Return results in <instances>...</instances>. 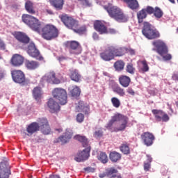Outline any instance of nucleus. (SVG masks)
<instances>
[{"label":"nucleus","mask_w":178,"mask_h":178,"mask_svg":"<svg viewBox=\"0 0 178 178\" xmlns=\"http://www.w3.org/2000/svg\"><path fill=\"white\" fill-rule=\"evenodd\" d=\"M126 63H124V61L123 60H118L115 63H114V68L116 70V72H122L124 69V65Z\"/></svg>","instance_id":"obj_39"},{"label":"nucleus","mask_w":178,"mask_h":178,"mask_svg":"<svg viewBox=\"0 0 178 178\" xmlns=\"http://www.w3.org/2000/svg\"><path fill=\"white\" fill-rule=\"evenodd\" d=\"M105 34H116V30L114 29H106V32Z\"/></svg>","instance_id":"obj_49"},{"label":"nucleus","mask_w":178,"mask_h":178,"mask_svg":"<svg viewBox=\"0 0 178 178\" xmlns=\"http://www.w3.org/2000/svg\"><path fill=\"white\" fill-rule=\"evenodd\" d=\"M23 23L26 24L33 31H36L38 34L47 41H51L59 37V30L53 24H46L42 27L41 22L34 16L29 14H24L22 16Z\"/></svg>","instance_id":"obj_1"},{"label":"nucleus","mask_w":178,"mask_h":178,"mask_svg":"<svg viewBox=\"0 0 178 178\" xmlns=\"http://www.w3.org/2000/svg\"><path fill=\"white\" fill-rule=\"evenodd\" d=\"M147 163H151L152 162V157H151L150 156L147 155Z\"/></svg>","instance_id":"obj_57"},{"label":"nucleus","mask_w":178,"mask_h":178,"mask_svg":"<svg viewBox=\"0 0 178 178\" xmlns=\"http://www.w3.org/2000/svg\"><path fill=\"white\" fill-rule=\"evenodd\" d=\"M128 52L130 54V55H136V51L133 49H129Z\"/></svg>","instance_id":"obj_56"},{"label":"nucleus","mask_w":178,"mask_h":178,"mask_svg":"<svg viewBox=\"0 0 178 178\" xmlns=\"http://www.w3.org/2000/svg\"><path fill=\"white\" fill-rule=\"evenodd\" d=\"M61 22L63 24L69 29L70 30H72L74 33L79 34V35H83L87 33V26L86 25H82L79 26V21L75 19L72 17H70L66 14L61 15L60 17Z\"/></svg>","instance_id":"obj_4"},{"label":"nucleus","mask_w":178,"mask_h":178,"mask_svg":"<svg viewBox=\"0 0 178 178\" xmlns=\"http://www.w3.org/2000/svg\"><path fill=\"white\" fill-rule=\"evenodd\" d=\"M47 107L49 108V112H51V113H55L60 111V106H59V104L56 102L53 98H50L47 102Z\"/></svg>","instance_id":"obj_22"},{"label":"nucleus","mask_w":178,"mask_h":178,"mask_svg":"<svg viewBox=\"0 0 178 178\" xmlns=\"http://www.w3.org/2000/svg\"><path fill=\"white\" fill-rule=\"evenodd\" d=\"M120 150L124 155H130V145L127 143H124L120 146Z\"/></svg>","instance_id":"obj_38"},{"label":"nucleus","mask_w":178,"mask_h":178,"mask_svg":"<svg viewBox=\"0 0 178 178\" xmlns=\"http://www.w3.org/2000/svg\"><path fill=\"white\" fill-rule=\"evenodd\" d=\"M12 78L15 83L24 84L26 83V76L22 70H13L11 72Z\"/></svg>","instance_id":"obj_11"},{"label":"nucleus","mask_w":178,"mask_h":178,"mask_svg":"<svg viewBox=\"0 0 178 178\" xmlns=\"http://www.w3.org/2000/svg\"><path fill=\"white\" fill-rule=\"evenodd\" d=\"M76 121L78 122V123H82V122H84V114L83 113L77 114Z\"/></svg>","instance_id":"obj_45"},{"label":"nucleus","mask_w":178,"mask_h":178,"mask_svg":"<svg viewBox=\"0 0 178 178\" xmlns=\"http://www.w3.org/2000/svg\"><path fill=\"white\" fill-rule=\"evenodd\" d=\"M10 63L15 67H19L24 63V58L19 54H14L10 59Z\"/></svg>","instance_id":"obj_21"},{"label":"nucleus","mask_w":178,"mask_h":178,"mask_svg":"<svg viewBox=\"0 0 178 178\" xmlns=\"http://www.w3.org/2000/svg\"><path fill=\"white\" fill-rule=\"evenodd\" d=\"M94 136L96 138L102 137V131L101 130L96 131L94 134Z\"/></svg>","instance_id":"obj_50"},{"label":"nucleus","mask_w":178,"mask_h":178,"mask_svg":"<svg viewBox=\"0 0 178 178\" xmlns=\"http://www.w3.org/2000/svg\"><path fill=\"white\" fill-rule=\"evenodd\" d=\"M33 95L36 99V101H38V99H41V88L40 87H35L33 90Z\"/></svg>","instance_id":"obj_40"},{"label":"nucleus","mask_w":178,"mask_h":178,"mask_svg":"<svg viewBox=\"0 0 178 178\" xmlns=\"http://www.w3.org/2000/svg\"><path fill=\"white\" fill-rule=\"evenodd\" d=\"M27 54L31 58H35L38 60H44V57L40 54V51L37 49L35 44L33 42L30 43L28 46Z\"/></svg>","instance_id":"obj_9"},{"label":"nucleus","mask_w":178,"mask_h":178,"mask_svg":"<svg viewBox=\"0 0 178 178\" xmlns=\"http://www.w3.org/2000/svg\"><path fill=\"white\" fill-rule=\"evenodd\" d=\"M64 45L68 49L70 54L72 55H80L83 52L81 44L76 40L67 41L64 43Z\"/></svg>","instance_id":"obj_7"},{"label":"nucleus","mask_w":178,"mask_h":178,"mask_svg":"<svg viewBox=\"0 0 178 178\" xmlns=\"http://www.w3.org/2000/svg\"><path fill=\"white\" fill-rule=\"evenodd\" d=\"M99 161H101L102 163H106L108 162V156L105 152H101L98 156Z\"/></svg>","instance_id":"obj_43"},{"label":"nucleus","mask_w":178,"mask_h":178,"mask_svg":"<svg viewBox=\"0 0 178 178\" xmlns=\"http://www.w3.org/2000/svg\"><path fill=\"white\" fill-rule=\"evenodd\" d=\"M70 95L73 98H77V97H80V94H81V90L77 86H74L70 90Z\"/></svg>","instance_id":"obj_32"},{"label":"nucleus","mask_w":178,"mask_h":178,"mask_svg":"<svg viewBox=\"0 0 178 178\" xmlns=\"http://www.w3.org/2000/svg\"><path fill=\"white\" fill-rule=\"evenodd\" d=\"M0 59H2V56L0 55Z\"/></svg>","instance_id":"obj_63"},{"label":"nucleus","mask_w":178,"mask_h":178,"mask_svg":"<svg viewBox=\"0 0 178 178\" xmlns=\"http://www.w3.org/2000/svg\"><path fill=\"white\" fill-rule=\"evenodd\" d=\"M49 178H60L59 175H50Z\"/></svg>","instance_id":"obj_58"},{"label":"nucleus","mask_w":178,"mask_h":178,"mask_svg":"<svg viewBox=\"0 0 178 178\" xmlns=\"http://www.w3.org/2000/svg\"><path fill=\"white\" fill-rule=\"evenodd\" d=\"M74 140H76V141H79V143H81V144L83 145V147H88V139L85 136L81 135H76L74 136Z\"/></svg>","instance_id":"obj_30"},{"label":"nucleus","mask_w":178,"mask_h":178,"mask_svg":"<svg viewBox=\"0 0 178 178\" xmlns=\"http://www.w3.org/2000/svg\"><path fill=\"white\" fill-rule=\"evenodd\" d=\"M49 2L52 6L56 8V9H58V10H60L63 8V5L65 4L64 0H49Z\"/></svg>","instance_id":"obj_35"},{"label":"nucleus","mask_w":178,"mask_h":178,"mask_svg":"<svg viewBox=\"0 0 178 178\" xmlns=\"http://www.w3.org/2000/svg\"><path fill=\"white\" fill-rule=\"evenodd\" d=\"M129 124V118L127 116L116 113L111 117L106 125V129L111 131V133H119V131H124Z\"/></svg>","instance_id":"obj_2"},{"label":"nucleus","mask_w":178,"mask_h":178,"mask_svg":"<svg viewBox=\"0 0 178 178\" xmlns=\"http://www.w3.org/2000/svg\"><path fill=\"white\" fill-rule=\"evenodd\" d=\"M25 10L30 15H35V8L34 7V3L33 1L28 0L25 2Z\"/></svg>","instance_id":"obj_29"},{"label":"nucleus","mask_w":178,"mask_h":178,"mask_svg":"<svg viewBox=\"0 0 178 178\" xmlns=\"http://www.w3.org/2000/svg\"><path fill=\"white\" fill-rule=\"evenodd\" d=\"M83 5H90L88 0H79Z\"/></svg>","instance_id":"obj_55"},{"label":"nucleus","mask_w":178,"mask_h":178,"mask_svg":"<svg viewBox=\"0 0 178 178\" xmlns=\"http://www.w3.org/2000/svg\"><path fill=\"white\" fill-rule=\"evenodd\" d=\"M25 66L29 70H34L35 69H37V67H38V66H40V63H38V62L34 61V60H31V61L26 60L25 62Z\"/></svg>","instance_id":"obj_37"},{"label":"nucleus","mask_w":178,"mask_h":178,"mask_svg":"<svg viewBox=\"0 0 178 178\" xmlns=\"http://www.w3.org/2000/svg\"><path fill=\"white\" fill-rule=\"evenodd\" d=\"M105 176H106V175L105 173H102L99 175V177L100 178H104L105 177Z\"/></svg>","instance_id":"obj_59"},{"label":"nucleus","mask_w":178,"mask_h":178,"mask_svg":"<svg viewBox=\"0 0 178 178\" xmlns=\"http://www.w3.org/2000/svg\"><path fill=\"white\" fill-rule=\"evenodd\" d=\"M172 80L175 81H178V74L177 73H174L172 76Z\"/></svg>","instance_id":"obj_53"},{"label":"nucleus","mask_w":178,"mask_h":178,"mask_svg":"<svg viewBox=\"0 0 178 178\" xmlns=\"http://www.w3.org/2000/svg\"><path fill=\"white\" fill-rule=\"evenodd\" d=\"M172 3H175V0H169Z\"/></svg>","instance_id":"obj_62"},{"label":"nucleus","mask_w":178,"mask_h":178,"mask_svg":"<svg viewBox=\"0 0 178 178\" xmlns=\"http://www.w3.org/2000/svg\"><path fill=\"white\" fill-rule=\"evenodd\" d=\"M43 79L51 84H60V79L56 77V74L54 72L46 74Z\"/></svg>","instance_id":"obj_19"},{"label":"nucleus","mask_w":178,"mask_h":178,"mask_svg":"<svg viewBox=\"0 0 178 178\" xmlns=\"http://www.w3.org/2000/svg\"><path fill=\"white\" fill-rule=\"evenodd\" d=\"M92 38H93V40H98L99 38V36L98 35V33H97L95 32L93 33Z\"/></svg>","instance_id":"obj_54"},{"label":"nucleus","mask_w":178,"mask_h":178,"mask_svg":"<svg viewBox=\"0 0 178 178\" xmlns=\"http://www.w3.org/2000/svg\"><path fill=\"white\" fill-rule=\"evenodd\" d=\"M38 122L41 133L44 136L51 134V127H49L48 120L47 118H40Z\"/></svg>","instance_id":"obj_13"},{"label":"nucleus","mask_w":178,"mask_h":178,"mask_svg":"<svg viewBox=\"0 0 178 178\" xmlns=\"http://www.w3.org/2000/svg\"><path fill=\"white\" fill-rule=\"evenodd\" d=\"M119 83L122 87L127 88L129 86H130L131 79L128 76L121 75L119 77Z\"/></svg>","instance_id":"obj_28"},{"label":"nucleus","mask_w":178,"mask_h":178,"mask_svg":"<svg viewBox=\"0 0 178 178\" xmlns=\"http://www.w3.org/2000/svg\"><path fill=\"white\" fill-rule=\"evenodd\" d=\"M115 173H118V170L115 168H111L108 170V175H115Z\"/></svg>","instance_id":"obj_51"},{"label":"nucleus","mask_w":178,"mask_h":178,"mask_svg":"<svg viewBox=\"0 0 178 178\" xmlns=\"http://www.w3.org/2000/svg\"><path fill=\"white\" fill-rule=\"evenodd\" d=\"M85 172H88V173H94L95 172V168L92 167H87L84 168Z\"/></svg>","instance_id":"obj_46"},{"label":"nucleus","mask_w":178,"mask_h":178,"mask_svg":"<svg viewBox=\"0 0 178 178\" xmlns=\"http://www.w3.org/2000/svg\"><path fill=\"white\" fill-rule=\"evenodd\" d=\"M104 9L106 10L108 16L118 22V23H127L129 22V15L124 13V11L118 6L108 3L104 6Z\"/></svg>","instance_id":"obj_3"},{"label":"nucleus","mask_w":178,"mask_h":178,"mask_svg":"<svg viewBox=\"0 0 178 178\" xmlns=\"http://www.w3.org/2000/svg\"><path fill=\"white\" fill-rule=\"evenodd\" d=\"M3 79V73H0V79Z\"/></svg>","instance_id":"obj_61"},{"label":"nucleus","mask_w":178,"mask_h":178,"mask_svg":"<svg viewBox=\"0 0 178 178\" xmlns=\"http://www.w3.org/2000/svg\"><path fill=\"white\" fill-rule=\"evenodd\" d=\"M54 98L58 99L60 105L67 104V92L62 88H56L52 91Z\"/></svg>","instance_id":"obj_8"},{"label":"nucleus","mask_w":178,"mask_h":178,"mask_svg":"<svg viewBox=\"0 0 178 178\" xmlns=\"http://www.w3.org/2000/svg\"><path fill=\"white\" fill-rule=\"evenodd\" d=\"M13 35L15 38L19 41V42L24 44V45H26L30 42V38L23 32H15Z\"/></svg>","instance_id":"obj_20"},{"label":"nucleus","mask_w":178,"mask_h":178,"mask_svg":"<svg viewBox=\"0 0 178 178\" xmlns=\"http://www.w3.org/2000/svg\"><path fill=\"white\" fill-rule=\"evenodd\" d=\"M110 48L111 49V51L113 52L114 58L118 56H123V55L126 54V51H127L124 47H116L114 46H110Z\"/></svg>","instance_id":"obj_25"},{"label":"nucleus","mask_w":178,"mask_h":178,"mask_svg":"<svg viewBox=\"0 0 178 178\" xmlns=\"http://www.w3.org/2000/svg\"><path fill=\"white\" fill-rule=\"evenodd\" d=\"M152 113L154 115L156 122H169V115L162 110L153 109Z\"/></svg>","instance_id":"obj_14"},{"label":"nucleus","mask_w":178,"mask_h":178,"mask_svg":"<svg viewBox=\"0 0 178 178\" xmlns=\"http://www.w3.org/2000/svg\"><path fill=\"white\" fill-rule=\"evenodd\" d=\"M111 103L114 108H119V106H120V100H119V99L117 97H113L111 99Z\"/></svg>","instance_id":"obj_44"},{"label":"nucleus","mask_w":178,"mask_h":178,"mask_svg":"<svg viewBox=\"0 0 178 178\" xmlns=\"http://www.w3.org/2000/svg\"><path fill=\"white\" fill-rule=\"evenodd\" d=\"M177 33H178V28L177 29Z\"/></svg>","instance_id":"obj_64"},{"label":"nucleus","mask_w":178,"mask_h":178,"mask_svg":"<svg viewBox=\"0 0 178 178\" xmlns=\"http://www.w3.org/2000/svg\"><path fill=\"white\" fill-rule=\"evenodd\" d=\"M10 176V166L8 161L0 163V178H9Z\"/></svg>","instance_id":"obj_12"},{"label":"nucleus","mask_w":178,"mask_h":178,"mask_svg":"<svg viewBox=\"0 0 178 178\" xmlns=\"http://www.w3.org/2000/svg\"><path fill=\"white\" fill-rule=\"evenodd\" d=\"M148 15H152V8L149 6H147L145 8H143L137 13L136 16L138 23H139V24L143 23L144 19H147Z\"/></svg>","instance_id":"obj_10"},{"label":"nucleus","mask_w":178,"mask_h":178,"mask_svg":"<svg viewBox=\"0 0 178 178\" xmlns=\"http://www.w3.org/2000/svg\"><path fill=\"white\" fill-rule=\"evenodd\" d=\"M140 138L147 147H151V145L154 144V141H155V136L150 132L143 133L140 136Z\"/></svg>","instance_id":"obj_15"},{"label":"nucleus","mask_w":178,"mask_h":178,"mask_svg":"<svg viewBox=\"0 0 178 178\" xmlns=\"http://www.w3.org/2000/svg\"><path fill=\"white\" fill-rule=\"evenodd\" d=\"M73 136V134L69 131L66 130L65 132L58 137V138H56L54 142V143H61L62 144H67V143H69L70 141V139Z\"/></svg>","instance_id":"obj_18"},{"label":"nucleus","mask_w":178,"mask_h":178,"mask_svg":"<svg viewBox=\"0 0 178 178\" xmlns=\"http://www.w3.org/2000/svg\"><path fill=\"white\" fill-rule=\"evenodd\" d=\"M40 130V123L38 122H32L26 128V131L30 134V136H32V134H34V133H37V131H39Z\"/></svg>","instance_id":"obj_26"},{"label":"nucleus","mask_w":178,"mask_h":178,"mask_svg":"<svg viewBox=\"0 0 178 178\" xmlns=\"http://www.w3.org/2000/svg\"><path fill=\"white\" fill-rule=\"evenodd\" d=\"M91 151V147H88L83 151L80 152L77 156L74 158L76 162H83V161H87L90 158V152Z\"/></svg>","instance_id":"obj_16"},{"label":"nucleus","mask_w":178,"mask_h":178,"mask_svg":"<svg viewBox=\"0 0 178 178\" xmlns=\"http://www.w3.org/2000/svg\"><path fill=\"white\" fill-rule=\"evenodd\" d=\"M152 45L154 47L156 52L162 56L164 60H170L172 59V55L168 54L169 49L168 45L162 40H156L152 42Z\"/></svg>","instance_id":"obj_5"},{"label":"nucleus","mask_w":178,"mask_h":178,"mask_svg":"<svg viewBox=\"0 0 178 178\" xmlns=\"http://www.w3.org/2000/svg\"><path fill=\"white\" fill-rule=\"evenodd\" d=\"M0 49H1V51H5V49H6V44L1 39H0Z\"/></svg>","instance_id":"obj_48"},{"label":"nucleus","mask_w":178,"mask_h":178,"mask_svg":"<svg viewBox=\"0 0 178 178\" xmlns=\"http://www.w3.org/2000/svg\"><path fill=\"white\" fill-rule=\"evenodd\" d=\"M143 35L148 40H155L161 37V33L156 30L149 22H145L143 23V29L142 30Z\"/></svg>","instance_id":"obj_6"},{"label":"nucleus","mask_w":178,"mask_h":178,"mask_svg":"<svg viewBox=\"0 0 178 178\" xmlns=\"http://www.w3.org/2000/svg\"><path fill=\"white\" fill-rule=\"evenodd\" d=\"M55 130H56V131H58V133H62V131H63V129H62V128L56 129Z\"/></svg>","instance_id":"obj_60"},{"label":"nucleus","mask_w":178,"mask_h":178,"mask_svg":"<svg viewBox=\"0 0 178 178\" xmlns=\"http://www.w3.org/2000/svg\"><path fill=\"white\" fill-rule=\"evenodd\" d=\"M125 5H127V8L131 9V10H134L136 12L140 9V3H138V1L137 0H122Z\"/></svg>","instance_id":"obj_23"},{"label":"nucleus","mask_w":178,"mask_h":178,"mask_svg":"<svg viewBox=\"0 0 178 178\" xmlns=\"http://www.w3.org/2000/svg\"><path fill=\"white\" fill-rule=\"evenodd\" d=\"M109 158L111 162L116 163L122 159V154L116 151H113L110 152Z\"/></svg>","instance_id":"obj_33"},{"label":"nucleus","mask_w":178,"mask_h":178,"mask_svg":"<svg viewBox=\"0 0 178 178\" xmlns=\"http://www.w3.org/2000/svg\"><path fill=\"white\" fill-rule=\"evenodd\" d=\"M76 112H83L85 115L90 113V106L85 104L84 102L80 101L76 106Z\"/></svg>","instance_id":"obj_24"},{"label":"nucleus","mask_w":178,"mask_h":178,"mask_svg":"<svg viewBox=\"0 0 178 178\" xmlns=\"http://www.w3.org/2000/svg\"><path fill=\"white\" fill-rule=\"evenodd\" d=\"M100 58L105 62H111L115 59L111 46L107 47L104 51L100 53Z\"/></svg>","instance_id":"obj_17"},{"label":"nucleus","mask_w":178,"mask_h":178,"mask_svg":"<svg viewBox=\"0 0 178 178\" xmlns=\"http://www.w3.org/2000/svg\"><path fill=\"white\" fill-rule=\"evenodd\" d=\"M127 92H128V94H130V95H134V94H136L134 90L131 88H129L127 90Z\"/></svg>","instance_id":"obj_52"},{"label":"nucleus","mask_w":178,"mask_h":178,"mask_svg":"<svg viewBox=\"0 0 178 178\" xmlns=\"http://www.w3.org/2000/svg\"><path fill=\"white\" fill-rule=\"evenodd\" d=\"M113 92L120 95V97H124L126 92H124V89L122 88L119 84H114L112 86Z\"/></svg>","instance_id":"obj_36"},{"label":"nucleus","mask_w":178,"mask_h":178,"mask_svg":"<svg viewBox=\"0 0 178 178\" xmlns=\"http://www.w3.org/2000/svg\"><path fill=\"white\" fill-rule=\"evenodd\" d=\"M140 63L142 65V67L140 68V72H142V73H145L147 72H149V66H148V63H147V60H141Z\"/></svg>","instance_id":"obj_41"},{"label":"nucleus","mask_w":178,"mask_h":178,"mask_svg":"<svg viewBox=\"0 0 178 178\" xmlns=\"http://www.w3.org/2000/svg\"><path fill=\"white\" fill-rule=\"evenodd\" d=\"M151 169V163H144V170L148 172Z\"/></svg>","instance_id":"obj_47"},{"label":"nucleus","mask_w":178,"mask_h":178,"mask_svg":"<svg viewBox=\"0 0 178 178\" xmlns=\"http://www.w3.org/2000/svg\"><path fill=\"white\" fill-rule=\"evenodd\" d=\"M94 29L96 31H98L99 34H105V33H106V26L99 21L95 22Z\"/></svg>","instance_id":"obj_27"},{"label":"nucleus","mask_w":178,"mask_h":178,"mask_svg":"<svg viewBox=\"0 0 178 178\" xmlns=\"http://www.w3.org/2000/svg\"><path fill=\"white\" fill-rule=\"evenodd\" d=\"M70 77L71 80H72V81H75V83H79L80 80H81V75L76 70H72L70 71Z\"/></svg>","instance_id":"obj_31"},{"label":"nucleus","mask_w":178,"mask_h":178,"mask_svg":"<svg viewBox=\"0 0 178 178\" xmlns=\"http://www.w3.org/2000/svg\"><path fill=\"white\" fill-rule=\"evenodd\" d=\"M152 8V15H154V17L156 19H161V17L163 16V11L162 9H161L159 7H154L150 6Z\"/></svg>","instance_id":"obj_34"},{"label":"nucleus","mask_w":178,"mask_h":178,"mask_svg":"<svg viewBox=\"0 0 178 178\" xmlns=\"http://www.w3.org/2000/svg\"><path fill=\"white\" fill-rule=\"evenodd\" d=\"M126 72L129 73V74H134L136 72V68L132 63H128L126 66Z\"/></svg>","instance_id":"obj_42"}]
</instances>
